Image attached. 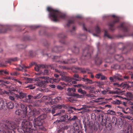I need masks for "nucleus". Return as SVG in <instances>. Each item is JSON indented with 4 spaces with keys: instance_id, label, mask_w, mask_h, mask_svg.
Wrapping results in <instances>:
<instances>
[{
    "instance_id": "nucleus-1",
    "label": "nucleus",
    "mask_w": 133,
    "mask_h": 133,
    "mask_svg": "<svg viewBox=\"0 0 133 133\" xmlns=\"http://www.w3.org/2000/svg\"><path fill=\"white\" fill-rule=\"evenodd\" d=\"M4 123L9 124L8 125L1 123L0 124V133H15L14 130H17L19 133H33L31 128L32 123L25 119L22 121V128L18 127L19 123H16L12 121L4 120Z\"/></svg>"
},
{
    "instance_id": "nucleus-2",
    "label": "nucleus",
    "mask_w": 133,
    "mask_h": 133,
    "mask_svg": "<svg viewBox=\"0 0 133 133\" xmlns=\"http://www.w3.org/2000/svg\"><path fill=\"white\" fill-rule=\"evenodd\" d=\"M47 10L49 12V17L54 21L57 22L58 21V18L64 19L65 17V15L61 13L59 10L54 9L51 7H48Z\"/></svg>"
},
{
    "instance_id": "nucleus-3",
    "label": "nucleus",
    "mask_w": 133,
    "mask_h": 133,
    "mask_svg": "<svg viewBox=\"0 0 133 133\" xmlns=\"http://www.w3.org/2000/svg\"><path fill=\"white\" fill-rule=\"evenodd\" d=\"M69 121H75L76 122L73 124V126L71 127L70 129V133H82V131L79 130V127L78 125L79 120L78 119V117L74 115L71 118L70 117L68 119Z\"/></svg>"
},
{
    "instance_id": "nucleus-4",
    "label": "nucleus",
    "mask_w": 133,
    "mask_h": 133,
    "mask_svg": "<svg viewBox=\"0 0 133 133\" xmlns=\"http://www.w3.org/2000/svg\"><path fill=\"white\" fill-rule=\"evenodd\" d=\"M34 128H31L33 133H43L36 131V130H42L44 131L46 130V129L43 126H42V122L40 119H37V117L34 119Z\"/></svg>"
},
{
    "instance_id": "nucleus-5",
    "label": "nucleus",
    "mask_w": 133,
    "mask_h": 133,
    "mask_svg": "<svg viewBox=\"0 0 133 133\" xmlns=\"http://www.w3.org/2000/svg\"><path fill=\"white\" fill-rule=\"evenodd\" d=\"M15 96L17 99L18 98L22 99L25 98V99L22 101L24 102L29 103L30 102L31 99L32 97V96L28 95V97L26 96V94L25 93L21 92L19 93V95L15 94Z\"/></svg>"
},
{
    "instance_id": "nucleus-6",
    "label": "nucleus",
    "mask_w": 133,
    "mask_h": 133,
    "mask_svg": "<svg viewBox=\"0 0 133 133\" xmlns=\"http://www.w3.org/2000/svg\"><path fill=\"white\" fill-rule=\"evenodd\" d=\"M40 113V111L36 109H34L32 111L31 110L29 112L26 118L28 119L29 120H30L32 119V118L31 119L30 118L31 117H35L37 115L39 114Z\"/></svg>"
},
{
    "instance_id": "nucleus-7",
    "label": "nucleus",
    "mask_w": 133,
    "mask_h": 133,
    "mask_svg": "<svg viewBox=\"0 0 133 133\" xmlns=\"http://www.w3.org/2000/svg\"><path fill=\"white\" fill-rule=\"evenodd\" d=\"M114 69H124L126 68L127 69H131L132 68V67L130 63H127L125 64L123 66L122 65L120 66L117 64H115L112 66Z\"/></svg>"
},
{
    "instance_id": "nucleus-8",
    "label": "nucleus",
    "mask_w": 133,
    "mask_h": 133,
    "mask_svg": "<svg viewBox=\"0 0 133 133\" xmlns=\"http://www.w3.org/2000/svg\"><path fill=\"white\" fill-rule=\"evenodd\" d=\"M112 16L115 18L113 21H111L109 23V25L110 30L113 31L115 29L114 27L115 24L119 22V18L114 15H112Z\"/></svg>"
},
{
    "instance_id": "nucleus-9",
    "label": "nucleus",
    "mask_w": 133,
    "mask_h": 133,
    "mask_svg": "<svg viewBox=\"0 0 133 133\" xmlns=\"http://www.w3.org/2000/svg\"><path fill=\"white\" fill-rule=\"evenodd\" d=\"M68 106V104L66 105H64V104L62 105L57 104L55 105H53L52 107L51 113L53 114H54L56 110L60 109L62 108L66 109L67 108V106Z\"/></svg>"
},
{
    "instance_id": "nucleus-10",
    "label": "nucleus",
    "mask_w": 133,
    "mask_h": 133,
    "mask_svg": "<svg viewBox=\"0 0 133 133\" xmlns=\"http://www.w3.org/2000/svg\"><path fill=\"white\" fill-rule=\"evenodd\" d=\"M39 78L44 79L43 81L38 83L36 84L37 85L40 87H43V86L47 83H49V77L47 76H42L39 77Z\"/></svg>"
},
{
    "instance_id": "nucleus-11",
    "label": "nucleus",
    "mask_w": 133,
    "mask_h": 133,
    "mask_svg": "<svg viewBox=\"0 0 133 133\" xmlns=\"http://www.w3.org/2000/svg\"><path fill=\"white\" fill-rule=\"evenodd\" d=\"M122 78V75L118 74H116L112 77H110L109 79L111 82H114L116 81H122L123 80Z\"/></svg>"
},
{
    "instance_id": "nucleus-12",
    "label": "nucleus",
    "mask_w": 133,
    "mask_h": 133,
    "mask_svg": "<svg viewBox=\"0 0 133 133\" xmlns=\"http://www.w3.org/2000/svg\"><path fill=\"white\" fill-rule=\"evenodd\" d=\"M20 106L21 108L22 109V111H23V114L22 115V117L26 118L27 115V106L26 105L22 103H21Z\"/></svg>"
},
{
    "instance_id": "nucleus-13",
    "label": "nucleus",
    "mask_w": 133,
    "mask_h": 133,
    "mask_svg": "<svg viewBox=\"0 0 133 133\" xmlns=\"http://www.w3.org/2000/svg\"><path fill=\"white\" fill-rule=\"evenodd\" d=\"M34 63L32 62L29 64V66H26L22 64L21 65H20L19 67L18 68H17V69L20 71H26V69H29L33 65Z\"/></svg>"
},
{
    "instance_id": "nucleus-14",
    "label": "nucleus",
    "mask_w": 133,
    "mask_h": 133,
    "mask_svg": "<svg viewBox=\"0 0 133 133\" xmlns=\"http://www.w3.org/2000/svg\"><path fill=\"white\" fill-rule=\"evenodd\" d=\"M121 85L123 87V88H126L129 89L133 87V82L128 81L127 82L122 83Z\"/></svg>"
},
{
    "instance_id": "nucleus-15",
    "label": "nucleus",
    "mask_w": 133,
    "mask_h": 133,
    "mask_svg": "<svg viewBox=\"0 0 133 133\" xmlns=\"http://www.w3.org/2000/svg\"><path fill=\"white\" fill-rule=\"evenodd\" d=\"M62 99L61 97H57L54 99H51L48 102L49 105L53 104H56L60 102V101Z\"/></svg>"
},
{
    "instance_id": "nucleus-16",
    "label": "nucleus",
    "mask_w": 133,
    "mask_h": 133,
    "mask_svg": "<svg viewBox=\"0 0 133 133\" xmlns=\"http://www.w3.org/2000/svg\"><path fill=\"white\" fill-rule=\"evenodd\" d=\"M117 28L121 29L124 33H128V29L127 27L124 25L123 23H121L119 25L117 26Z\"/></svg>"
},
{
    "instance_id": "nucleus-17",
    "label": "nucleus",
    "mask_w": 133,
    "mask_h": 133,
    "mask_svg": "<svg viewBox=\"0 0 133 133\" xmlns=\"http://www.w3.org/2000/svg\"><path fill=\"white\" fill-rule=\"evenodd\" d=\"M77 61V59H70L68 60L67 61H63V62L62 61H56V62H58L60 63H62L64 64H66L71 63H74Z\"/></svg>"
},
{
    "instance_id": "nucleus-18",
    "label": "nucleus",
    "mask_w": 133,
    "mask_h": 133,
    "mask_svg": "<svg viewBox=\"0 0 133 133\" xmlns=\"http://www.w3.org/2000/svg\"><path fill=\"white\" fill-rule=\"evenodd\" d=\"M89 46H88L83 51V56L85 57H90L91 54L89 52Z\"/></svg>"
},
{
    "instance_id": "nucleus-19",
    "label": "nucleus",
    "mask_w": 133,
    "mask_h": 133,
    "mask_svg": "<svg viewBox=\"0 0 133 133\" xmlns=\"http://www.w3.org/2000/svg\"><path fill=\"white\" fill-rule=\"evenodd\" d=\"M59 37L60 38V42L64 44L65 43V41L64 40V38H65L66 36L63 34H60L58 35Z\"/></svg>"
},
{
    "instance_id": "nucleus-20",
    "label": "nucleus",
    "mask_w": 133,
    "mask_h": 133,
    "mask_svg": "<svg viewBox=\"0 0 133 133\" xmlns=\"http://www.w3.org/2000/svg\"><path fill=\"white\" fill-rule=\"evenodd\" d=\"M114 58L115 59L119 62H121L123 60V57L120 55H115Z\"/></svg>"
},
{
    "instance_id": "nucleus-21",
    "label": "nucleus",
    "mask_w": 133,
    "mask_h": 133,
    "mask_svg": "<svg viewBox=\"0 0 133 133\" xmlns=\"http://www.w3.org/2000/svg\"><path fill=\"white\" fill-rule=\"evenodd\" d=\"M49 83H53L54 82H58L60 80V79L59 78H49Z\"/></svg>"
},
{
    "instance_id": "nucleus-22",
    "label": "nucleus",
    "mask_w": 133,
    "mask_h": 133,
    "mask_svg": "<svg viewBox=\"0 0 133 133\" xmlns=\"http://www.w3.org/2000/svg\"><path fill=\"white\" fill-rule=\"evenodd\" d=\"M95 32L96 34H93V35L94 36L98 37L99 36L98 34L101 32V30L98 26H96L95 29Z\"/></svg>"
},
{
    "instance_id": "nucleus-23",
    "label": "nucleus",
    "mask_w": 133,
    "mask_h": 133,
    "mask_svg": "<svg viewBox=\"0 0 133 133\" xmlns=\"http://www.w3.org/2000/svg\"><path fill=\"white\" fill-rule=\"evenodd\" d=\"M7 107L9 109H12L14 107V104L13 102H9L6 103Z\"/></svg>"
},
{
    "instance_id": "nucleus-24",
    "label": "nucleus",
    "mask_w": 133,
    "mask_h": 133,
    "mask_svg": "<svg viewBox=\"0 0 133 133\" xmlns=\"http://www.w3.org/2000/svg\"><path fill=\"white\" fill-rule=\"evenodd\" d=\"M126 96L128 100H133V94L131 93L130 92H127L126 94Z\"/></svg>"
},
{
    "instance_id": "nucleus-25",
    "label": "nucleus",
    "mask_w": 133,
    "mask_h": 133,
    "mask_svg": "<svg viewBox=\"0 0 133 133\" xmlns=\"http://www.w3.org/2000/svg\"><path fill=\"white\" fill-rule=\"evenodd\" d=\"M75 69L77 70V72H81L83 73L86 72V70L84 68H82L78 67H75Z\"/></svg>"
},
{
    "instance_id": "nucleus-26",
    "label": "nucleus",
    "mask_w": 133,
    "mask_h": 133,
    "mask_svg": "<svg viewBox=\"0 0 133 133\" xmlns=\"http://www.w3.org/2000/svg\"><path fill=\"white\" fill-rule=\"evenodd\" d=\"M6 103L3 100H0V110L3 109L5 107Z\"/></svg>"
},
{
    "instance_id": "nucleus-27",
    "label": "nucleus",
    "mask_w": 133,
    "mask_h": 133,
    "mask_svg": "<svg viewBox=\"0 0 133 133\" xmlns=\"http://www.w3.org/2000/svg\"><path fill=\"white\" fill-rule=\"evenodd\" d=\"M75 78H71L69 77L66 76L63 79L64 81L67 82H71L72 80L74 79Z\"/></svg>"
},
{
    "instance_id": "nucleus-28",
    "label": "nucleus",
    "mask_w": 133,
    "mask_h": 133,
    "mask_svg": "<svg viewBox=\"0 0 133 133\" xmlns=\"http://www.w3.org/2000/svg\"><path fill=\"white\" fill-rule=\"evenodd\" d=\"M122 79L123 80H122V81H123L124 80H128L129 79V77L127 74H123L122 75Z\"/></svg>"
},
{
    "instance_id": "nucleus-29",
    "label": "nucleus",
    "mask_w": 133,
    "mask_h": 133,
    "mask_svg": "<svg viewBox=\"0 0 133 133\" xmlns=\"http://www.w3.org/2000/svg\"><path fill=\"white\" fill-rule=\"evenodd\" d=\"M70 95H71V96H72L76 97L77 98H81L83 97V96L82 95H79L78 94L75 93H74L72 94H71Z\"/></svg>"
},
{
    "instance_id": "nucleus-30",
    "label": "nucleus",
    "mask_w": 133,
    "mask_h": 133,
    "mask_svg": "<svg viewBox=\"0 0 133 133\" xmlns=\"http://www.w3.org/2000/svg\"><path fill=\"white\" fill-rule=\"evenodd\" d=\"M23 79L26 81L25 82V83L27 84L28 83H31L33 81V79L30 78H28L27 77H23Z\"/></svg>"
},
{
    "instance_id": "nucleus-31",
    "label": "nucleus",
    "mask_w": 133,
    "mask_h": 133,
    "mask_svg": "<svg viewBox=\"0 0 133 133\" xmlns=\"http://www.w3.org/2000/svg\"><path fill=\"white\" fill-rule=\"evenodd\" d=\"M15 112L16 114L18 115H22V116L23 114V111L21 109H17Z\"/></svg>"
},
{
    "instance_id": "nucleus-32",
    "label": "nucleus",
    "mask_w": 133,
    "mask_h": 133,
    "mask_svg": "<svg viewBox=\"0 0 133 133\" xmlns=\"http://www.w3.org/2000/svg\"><path fill=\"white\" fill-rule=\"evenodd\" d=\"M17 61V58H10L8 59V60L6 62V63H10L12 62H15Z\"/></svg>"
},
{
    "instance_id": "nucleus-33",
    "label": "nucleus",
    "mask_w": 133,
    "mask_h": 133,
    "mask_svg": "<svg viewBox=\"0 0 133 133\" xmlns=\"http://www.w3.org/2000/svg\"><path fill=\"white\" fill-rule=\"evenodd\" d=\"M101 59L96 58L95 59V63L97 65L101 64L102 63Z\"/></svg>"
},
{
    "instance_id": "nucleus-34",
    "label": "nucleus",
    "mask_w": 133,
    "mask_h": 133,
    "mask_svg": "<svg viewBox=\"0 0 133 133\" xmlns=\"http://www.w3.org/2000/svg\"><path fill=\"white\" fill-rule=\"evenodd\" d=\"M61 48L60 47H57V46H55L53 48L52 50V52H57L59 51V50Z\"/></svg>"
},
{
    "instance_id": "nucleus-35",
    "label": "nucleus",
    "mask_w": 133,
    "mask_h": 133,
    "mask_svg": "<svg viewBox=\"0 0 133 133\" xmlns=\"http://www.w3.org/2000/svg\"><path fill=\"white\" fill-rule=\"evenodd\" d=\"M72 51L73 52L76 54H77L79 52V49L78 48L76 47L75 46H74L73 48V49H72Z\"/></svg>"
},
{
    "instance_id": "nucleus-36",
    "label": "nucleus",
    "mask_w": 133,
    "mask_h": 133,
    "mask_svg": "<svg viewBox=\"0 0 133 133\" xmlns=\"http://www.w3.org/2000/svg\"><path fill=\"white\" fill-rule=\"evenodd\" d=\"M9 73L6 70H0V76L4 75V74L8 75Z\"/></svg>"
},
{
    "instance_id": "nucleus-37",
    "label": "nucleus",
    "mask_w": 133,
    "mask_h": 133,
    "mask_svg": "<svg viewBox=\"0 0 133 133\" xmlns=\"http://www.w3.org/2000/svg\"><path fill=\"white\" fill-rule=\"evenodd\" d=\"M111 122L114 125H116L117 123V118L115 117L112 118Z\"/></svg>"
},
{
    "instance_id": "nucleus-38",
    "label": "nucleus",
    "mask_w": 133,
    "mask_h": 133,
    "mask_svg": "<svg viewBox=\"0 0 133 133\" xmlns=\"http://www.w3.org/2000/svg\"><path fill=\"white\" fill-rule=\"evenodd\" d=\"M46 115L45 114H44L41 115L37 117V119H40L41 121L45 119L46 117Z\"/></svg>"
},
{
    "instance_id": "nucleus-39",
    "label": "nucleus",
    "mask_w": 133,
    "mask_h": 133,
    "mask_svg": "<svg viewBox=\"0 0 133 133\" xmlns=\"http://www.w3.org/2000/svg\"><path fill=\"white\" fill-rule=\"evenodd\" d=\"M75 21L74 19L69 20L67 24V26L68 27L71 24H73L74 23Z\"/></svg>"
},
{
    "instance_id": "nucleus-40",
    "label": "nucleus",
    "mask_w": 133,
    "mask_h": 133,
    "mask_svg": "<svg viewBox=\"0 0 133 133\" xmlns=\"http://www.w3.org/2000/svg\"><path fill=\"white\" fill-rule=\"evenodd\" d=\"M68 116L67 115H63L61 117V120L62 121H65V120L68 119Z\"/></svg>"
},
{
    "instance_id": "nucleus-41",
    "label": "nucleus",
    "mask_w": 133,
    "mask_h": 133,
    "mask_svg": "<svg viewBox=\"0 0 133 133\" xmlns=\"http://www.w3.org/2000/svg\"><path fill=\"white\" fill-rule=\"evenodd\" d=\"M9 93L10 92H7L5 90H2V89L0 88V94H9Z\"/></svg>"
},
{
    "instance_id": "nucleus-42",
    "label": "nucleus",
    "mask_w": 133,
    "mask_h": 133,
    "mask_svg": "<svg viewBox=\"0 0 133 133\" xmlns=\"http://www.w3.org/2000/svg\"><path fill=\"white\" fill-rule=\"evenodd\" d=\"M107 113L108 114L115 115L116 113L115 111L111 110H108L107 111Z\"/></svg>"
},
{
    "instance_id": "nucleus-43",
    "label": "nucleus",
    "mask_w": 133,
    "mask_h": 133,
    "mask_svg": "<svg viewBox=\"0 0 133 133\" xmlns=\"http://www.w3.org/2000/svg\"><path fill=\"white\" fill-rule=\"evenodd\" d=\"M66 73L64 72L61 71L60 72L59 75H61L62 77V78L63 79L65 77L66 75Z\"/></svg>"
},
{
    "instance_id": "nucleus-44",
    "label": "nucleus",
    "mask_w": 133,
    "mask_h": 133,
    "mask_svg": "<svg viewBox=\"0 0 133 133\" xmlns=\"http://www.w3.org/2000/svg\"><path fill=\"white\" fill-rule=\"evenodd\" d=\"M67 98V101L71 102H74V101H76L75 99L72 97H69Z\"/></svg>"
},
{
    "instance_id": "nucleus-45",
    "label": "nucleus",
    "mask_w": 133,
    "mask_h": 133,
    "mask_svg": "<svg viewBox=\"0 0 133 133\" xmlns=\"http://www.w3.org/2000/svg\"><path fill=\"white\" fill-rule=\"evenodd\" d=\"M121 102L120 101L116 99L112 102V103L115 104L119 105L121 103Z\"/></svg>"
},
{
    "instance_id": "nucleus-46",
    "label": "nucleus",
    "mask_w": 133,
    "mask_h": 133,
    "mask_svg": "<svg viewBox=\"0 0 133 133\" xmlns=\"http://www.w3.org/2000/svg\"><path fill=\"white\" fill-rule=\"evenodd\" d=\"M78 92L79 93L81 94H86V92L84 90H83L81 88L79 89L78 90Z\"/></svg>"
},
{
    "instance_id": "nucleus-47",
    "label": "nucleus",
    "mask_w": 133,
    "mask_h": 133,
    "mask_svg": "<svg viewBox=\"0 0 133 133\" xmlns=\"http://www.w3.org/2000/svg\"><path fill=\"white\" fill-rule=\"evenodd\" d=\"M65 111L64 110H62L58 111V112L56 114L55 116L57 115H58L62 114L63 113H65Z\"/></svg>"
},
{
    "instance_id": "nucleus-48",
    "label": "nucleus",
    "mask_w": 133,
    "mask_h": 133,
    "mask_svg": "<svg viewBox=\"0 0 133 133\" xmlns=\"http://www.w3.org/2000/svg\"><path fill=\"white\" fill-rule=\"evenodd\" d=\"M68 127L67 125H64L61 127H60V129H61V130H66L68 129Z\"/></svg>"
},
{
    "instance_id": "nucleus-49",
    "label": "nucleus",
    "mask_w": 133,
    "mask_h": 133,
    "mask_svg": "<svg viewBox=\"0 0 133 133\" xmlns=\"http://www.w3.org/2000/svg\"><path fill=\"white\" fill-rule=\"evenodd\" d=\"M42 95L41 93H39L38 94H37L36 96H35L34 97V98L35 99H38L40 98L42 96Z\"/></svg>"
},
{
    "instance_id": "nucleus-50",
    "label": "nucleus",
    "mask_w": 133,
    "mask_h": 133,
    "mask_svg": "<svg viewBox=\"0 0 133 133\" xmlns=\"http://www.w3.org/2000/svg\"><path fill=\"white\" fill-rule=\"evenodd\" d=\"M118 46L119 47H121V46L122 47V49L123 50H125V49L124 45L123 43H120L118 44Z\"/></svg>"
},
{
    "instance_id": "nucleus-51",
    "label": "nucleus",
    "mask_w": 133,
    "mask_h": 133,
    "mask_svg": "<svg viewBox=\"0 0 133 133\" xmlns=\"http://www.w3.org/2000/svg\"><path fill=\"white\" fill-rule=\"evenodd\" d=\"M104 36L108 38H111V37L109 35L108 33L107 32L106 30L105 31L104 34Z\"/></svg>"
},
{
    "instance_id": "nucleus-52",
    "label": "nucleus",
    "mask_w": 133,
    "mask_h": 133,
    "mask_svg": "<svg viewBox=\"0 0 133 133\" xmlns=\"http://www.w3.org/2000/svg\"><path fill=\"white\" fill-rule=\"evenodd\" d=\"M16 97L15 96V95L14 96H11L10 95L9 96V99L13 101H15V98Z\"/></svg>"
},
{
    "instance_id": "nucleus-53",
    "label": "nucleus",
    "mask_w": 133,
    "mask_h": 133,
    "mask_svg": "<svg viewBox=\"0 0 133 133\" xmlns=\"http://www.w3.org/2000/svg\"><path fill=\"white\" fill-rule=\"evenodd\" d=\"M4 83L8 84L9 83V82L7 81L4 82L3 80L0 79V85L4 84Z\"/></svg>"
},
{
    "instance_id": "nucleus-54",
    "label": "nucleus",
    "mask_w": 133,
    "mask_h": 133,
    "mask_svg": "<svg viewBox=\"0 0 133 133\" xmlns=\"http://www.w3.org/2000/svg\"><path fill=\"white\" fill-rule=\"evenodd\" d=\"M67 91L68 92V95L69 96H71V95H71V94H72V93H74V92H71V91L70 89V88H68L67 90Z\"/></svg>"
},
{
    "instance_id": "nucleus-55",
    "label": "nucleus",
    "mask_w": 133,
    "mask_h": 133,
    "mask_svg": "<svg viewBox=\"0 0 133 133\" xmlns=\"http://www.w3.org/2000/svg\"><path fill=\"white\" fill-rule=\"evenodd\" d=\"M104 115L103 114H100L99 115V120H101L102 122L103 121Z\"/></svg>"
},
{
    "instance_id": "nucleus-56",
    "label": "nucleus",
    "mask_w": 133,
    "mask_h": 133,
    "mask_svg": "<svg viewBox=\"0 0 133 133\" xmlns=\"http://www.w3.org/2000/svg\"><path fill=\"white\" fill-rule=\"evenodd\" d=\"M41 65H40L39 66L38 65H36L34 68L35 70L37 71H38L39 70V67H41Z\"/></svg>"
},
{
    "instance_id": "nucleus-57",
    "label": "nucleus",
    "mask_w": 133,
    "mask_h": 133,
    "mask_svg": "<svg viewBox=\"0 0 133 133\" xmlns=\"http://www.w3.org/2000/svg\"><path fill=\"white\" fill-rule=\"evenodd\" d=\"M101 75L102 74L101 73H99L96 74L95 75V77L96 78L99 79L101 78Z\"/></svg>"
},
{
    "instance_id": "nucleus-58",
    "label": "nucleus",
    "mask_w": 133,
    "mask_h": 133,
    "mask_svg": "<svg viewBox=\"0 0 133 133\" xmlns=\"http://www.w3.org/2000/svg\"><path fill=\"white\" fill-rule=\"evenodd\" d=\"M86 96H87L88 97H89L90 98L94 97L95 96L92 94H87L86 95Z\"/></svg>"
},
{
    "instance_id": "nucleus-59",
    "label": "nucleus",
    "mask_w": 133,
    "mask_h": 133,
    "mask_svg": "<svg viewBox=\"0 0 133 133\" xmlns=\"http://www.w3.org/2000/svg\"><path fill=\"white\" fill-rule=\"evenodd\" d=\"M26 88H29L30 89H34L35 88V87L34 85H30L27 87Z\"/></svg>"
},
{
    "instance_id": "nucleus-60",
    "label": "nucleus",
    "mask_w": 133,
    "mask_h": 133,
    "mask_svg": "<svg viewBox=\"0 0 133 133\" xmlns=\"http://www.w3.org/2000/svg\"><path fill=\"white\" fill-rule=\"evenodd\" d=\"M25 45H18V47L21 49H24L26 48Z\"/></svg>"
},
{
    "instance_id": "nucleus-61",
    "label": "nucleus",
    "mask_w": 133,
    "mask_h": 133,
    "mask_svg": "<svg viewBox=\"0 0 133 133\" xmlns=\"http://www.w3.org/2000/svg\"><path fill=\"white\" fill-rule=\"evenodd\" d=\"M70 109H73L74 110H78V111H81V108H79V109H78V108H76L73 107H70Z\"/></svg>"
},
{
    "instance_id": "nucleus-62",
    "label": "nucleus",
    "mask_w": 133,
    "mask_h": 133,
    "mask_svg": "<svg viewBox=\"0 0 133 133\" xmlns=\"http://www.w3.org/2000/svg\"><path fill=\"white\" fill-rule=\"evenodd\" d=\"M49 74V71L47 69H45L44 70L43 74L45 75H47Z\"/></svg>"
},
{
    "instance_id": "nucleus-63",
    "label": "nucleus",
    "mask_w": 133,
    "mask_h": 133,
    "mask_svg": "<svg viewBox=\"0 0 133 133\" xmlns=\"http://www.w3.org/2000/svg\"><path fill=\"white\" fill-rule=\"evenodd\" d=\"M107 79V78L102 74L101 77V80H105Z\"/></svg>"
},
{
    "instance_id": "nucleus-64",
    "label": "nucleus",
    "mask_w": 133,
    "mask_h": 133,
    "mask_svg": "<svg viewBox=\"0 0 133 133\" xmlns=\"http://www.w3.org/2000/svg\"><path fill=\"white\" fill-rule=\"evenodd\" d=\"M121 84L122 83L120 84H119L117 83H114L113 84L114 85L117 86L118 87H121L123 88V87L121 85Z\"/></svg>"
}]
</instances>
